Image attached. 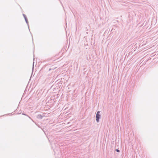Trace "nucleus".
I'll return each mask as SVG.
<instances>
[{
  "label": "nucleus",
  "instance_id": "12",
  "mask_svg": "<svg viewBox=\"0 0 158 158\" xmlns=\"http://www.w3.org/2000/svg\"><path fill=\"white\" fill-rule=\"evenodd\" d=\"M33 38H32V41H33Z\"/></svg>",
  "mask_w": 158,
  "mask_h": 158
},
{
  "label": "nucleus",
  "instance_id": "3",
  "mask_svg": "<svg viewBox=\"0 0 158 158\" xmlns=\"http://www.w3.org/2000/svg\"><path fill=\"white\" fill-rule=\"evenodd\" d=\"M23 16L24 17V18L25 19V21L26 23L27 24V26H28V28L29 29V24H28V19H27V17L26 16V15H25L24 14H23ZM29 30H30V29H29Z\"/></svg>",
  "mask_w": 158,
  "mask_h": 158
},
{
  "label": "nucleus",
  "instance_id": "7",
  "mask_svg": "<svg viewBox=\"0 0 158 158\" xmlns=\"http://www.w3.org/2000/svg\"><path fill=\"white\" fill-rule=\"evenodd\" d=\"M115 151L118 152H120V150L118 149H116Z\"/></svg>",
  "mask_w": 158,
  "mask_h": 158
},
{
  "label": "nucleus",
  "instance_id": "1",
  "mask_svg": "<svg viewBox=\"0 0 158 158\" xmlns=\"http://www.w3.org/2000/svg\"><path fill=\"white\" fill-rule=\"evenodd\" d=\"M53 151L54 152L55 155H58V157H60L61 153L60 152V150L59 148L57 147L56 148L54 149Z\"/></svg>",
  "mask_w": 158,
  "mask_h": 158
},
{
  "label": "nucleus",
  "instance_id": "11",
  "mask_svg": "<svg viewBox=\"0 0 158 158\" xmlns=\"http://www.w3.org/2000/svg\"><path fill=\"white\" fill-rule=\"evenodd\" d=\"M8 115H10L11 114H10H10H8Z\"/></svg>",
  "mask_w": 158,
  "mask_h": 158
},
{
  "label": "nucleus",
  "instance_id": "4",
  "mask_svg": "<svg viewBox=\"0 0 158 158\" xmlns=\"http://www.w3.org/2000/svg\"><path fill=\"white\" fill-rule=\"evenodd\" d=\"M44 117L45 116L44 114H39L36 116V117L38 119H41Z\"/></svg>",
  "mask_w": 158,
  "mask_h": 158
},
{
  "label": "nucleus",
  "instance_id": "9",
  "mask_svg": "<svg viewBox=\"0 0 158 158\" xmlns=\"http://www.w3.org/2000/svg\"><path fill=\"white\" fill-rule=\"evenodd\" d=\"M22 113V111L21 110H19L18 113H17V114H20L21 113Z\"/></svg>",
  "mask_w": 158,
  "mask_h": 158
},
{
  "label": "nucleus",
  "instance_id": "6",
  "mask_svg": "<svg viewBox=\"0 0 158 158\" xmlns=\"http://www.w3.org/2000/svg\"><path fill=\"white\" fill-rule=\"evenodd\" d=\"M22 114L23 115H25L27 116H28V115H27V114L24 113V111H23V112L22 113Z\"/></svg>",
  "mask_w": 158,
  "mask_h": 158
},
{
  "label": "nucleus",
  "instance_id": "2",
  "mask_svg": "<svg viewBox=\"0 0 158 158\" xmlns=\"http://www.w3.org/2000/svg\"><path fill=\"white\" fill-rule=\"evenodd\" d=\"M101 111H98L96 115V121L97 123H98L99 122L100 119L101 117V114H100Z\"/></svg>",
  "mask_w": 158,
  "mask_h": 158
},
{
  "label": "nucleus",
  "instance_id": "10",
  "mask_svg": "<svg viewBox=\"0 0 158 158\" xmlns=\"http://www.w3.org/2000/svg\"><path fill=\"white\" fill-rule=\"evenodd\" d=\"M34 62H33V68H34Z\"/></svg>",
  "mask_w": 158,
  "mask_h": 158
},
{
  "label": "nucleus",
  "instance_id": "5",
  "mask_svg": "<svg viewBox=\"0 0 158 158\" xmlns=\"http://www.w3.org/2000/svg\"><path fill=\"white\" fill-rule=\"evenodd\" d=\"M56 68V67H54L52 66V68H50L49 69L48 71H50L51 70H53L54 69Z\"/></svg>",
  "mask_w": 158,
  "mask_h": 158
},
{
  "label": "nucleus",
  "instance_id": "8",
  "mask_svg": "<svg viewBox=\"0 0 158 158\" xmlns=\"http://www.w3.org/2000/svg\"><path fill=\"white\" fill-rule=\"evenodd\" d=\"M28 118H30L31 119V120L34 123H35V122L29 116H28Z\"/></svg>",
  "mask_w": 158,
  "mask_h": 158
}]
</instances>
